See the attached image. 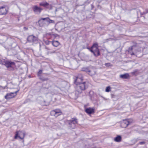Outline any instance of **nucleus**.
Instances as JSON below:
<instances>
[{"label":"nucleus","instance_id":"1","mask_svg":"<svg viewBox=\"0 0 148 148\" xmlns=\"http://www.w3.org/2000/svg\"><path fill=\"white\" fill-rule=\"evenodd\" d=\"M82 81L80 79L76 77L74 83L77 85L76 92L78 94H80L83 90H85L88 87V83L87 82H81Z\"/></svg>","mask_w":148,"mask_h":148},{"label":"nucleus","instance_id":"2","mask_svg":"<svg viewBox=\"0 0 148 148\" xmlns=\"http://www.w3.org/2000/svg\"><path fill=\"white\" fill-rule=\"evenodd\" d=\"M82 71L86 72L90 75L92 76L95 74V69L92 67H84L82 68Z\"/></svg>","mask_w":148,"mask_h":148},{"label":"nucleus","instance_id":"3","mask_svg":"<svg viewBox=\"0 0 148 148\" xmlns=\"http://www.w3.org/2000/svg\"><path fill=\"white\" fill-rule=\"evenodd\" d=\"M90 50L91 52L93 53L95 56H98L100 55L97 43H95L91 47Z\"/></svg>","mask_w":148,"mask_h":148},{"label":"nucleus","instance_id":"4","mask_svg":"<svg viewBox=\"0 0 148 148\" xmlns=\"http://www.w3.org/2000/svg\"><path fill=\"white\" fill-rule=\"evenodd\" d=\"M27 40L28 42L33 44H36L38 42V38L33 35L29 36L27 38Z\"/></svg>","mask_w":148,"mask_h":148},{"label":"nucleus","instance_id":"5","mask_svg":"<svg viewBox=\"0 0 148 148\" xmlns=\"http://www.w3.org/2000/svg\"><path fill=\"white\" fill-rule=\"evenodd\" d=\"M67 123L70 125L69 126L72 129H74L75 127V124L78 123L77 119L76 118H72L70 120H67Z\"/></svg>","mask_w":148,"mask_h":148},{"label":"nucleus","instance_id":"6","mask_svg":"<svg viewBox=\"0 0 148 148\" xmlns=\"http://www.w3.org/2000/svg\"><path fill=\"white\" fill-rule=\"evenodd\" d=\"M50 114L52 116L57 117L61 114L62 112L60 109H56L52 110L50 112Z\"/></svg>","mask_w":148,"mask_h":148},{"label":"nucleus","instance_id":"7","mask_svg":"<svg viewBox=\"0 0 148 148\" xmlns=\"http://www.w3.org/2000/svg\"><path fill=\"white\" fill-rule=\"evenodd\" d=\"M25 135V133L22 131H17L15 135L14 138L16 139L17 137H18L21 139H23L24 138Z\"/></svg>","mask_w":148,"mask_h":148},{"label":"nucleus","instance_id":"8","mask_svg":"<svg viewBox=\"0 0 148 148\" xmlns=\"http://www.w3.org/2000/svg\"><path fill=\"white\" fill-rule=\"evenodd\" d=\"M131 122L129 119H127L123 120L121 122V126L122 127L126 128L130 124Z\"/></svg>","mask_w":148,"mask_h":148},{"label":"nucleus","instance_id":"9","mask_svg":"<svg viewBox=\"0 0 148 148\" xmlns=\"http://www.w3.org/2000/svg\"><path fill=\"white\" fill-rule=\"evenodd\" d=\"M33 10L35 13L37 14H40L42 9L37 5H35L32 8Z\"/></svg>","mask_w":148,"mask_h":148},{"label":"nucleus","instance_id":"10","mask_svg":"<svg viewBox=\"0 0 148 148\" xmlns=\"http://www.w3.org/2000/svg\"><path fill=\"white\" fill-rule=\"evenodd\" d=\"M8 12V10L4 6L0 8V15H6Z\"/></svg>","mask_w":148,"mask_h":148},{"label":"nucleus","instance_id":"11","mask_svg":"<svg viewBox=\"0 0 148 148\" xmlns=\"http://www.w3.org/2000/svg\"><path fill=\"white\" fill-rule=\"evenodd\" d=\"M18 91L15 92H11L7 94L5 96V98L6 99H10L14 97L16 95V93Z\"/></svg>","mask_w":148,"mask_h":148},{"label":"nucleus","instance_id":"12","mask_svg":"<svg viewBox=\"0 0 148 148\" xmlns=\"http://www.w3.org/2000/svg\"><path fill=\"white\" fill-rule=\"evenodd\" d=\"M4 63L5 65L7 68L10 67L12 65H14L15 64V63L14 62L9 60L5 61Z\"/></svg>","mask_w":148,"mask_h":148},{"label":"nucleus","instance_id":"13","mask_svg":"<svg viewBox=\"0 0 148 148\" xmlns=\"http://www.w3.org/2000/svg\"><path fill=\"white\" fill-rule=\"evenodd\" d=\"M120 78L123 79H128L130 77L129 75L127 73L124 74L120 75L119 76Z\"/></svg>","mask_w":148,"mask_h":148},{"label":"nucleus","instance_id":"14","mask_svg":"<svg viewBox=\"0 0 148 148\" xmlns=\"http://www.w3.org/2000/svg\"><path fill=\"white\" fill-rule=\"evenodd\" d=\"M85 112L88 114H91L94 112V110L93 108H87L85 110Z\"/></svg>","mask_w":148,"mask_h":148},{"label":"nucleus","instance_id":"15","mask_svg":"<svg viewBox=\"0 0 148 148\" xmlns=\"http://www.w3.org/2000/svg\"><path fill=\"white\" fill-rule=\"evenodd\" d=\"M44 90L45 91H47L46 94H47L48 93H51L53 91V90L51 87H50L47 88H45L44 89Z\"/></svg>","mask_w":148,"mask_h":148},{"label":"nucleus","instance_id":"16","mask_svg":"<svg viewBox=\"0 0 148 148\" xmlns=\"http://www.w3.org/2000/svg\"><path fill=\"white\" fill-rule=\"evenodd\" d=\"M52 44L54 47H57L60 45V43L58 41L53 40L52 42Z\"/></svg>","mask_w":148,"mask_h":148},{"label":"nucleus","instance_id":"17","mask_svg":"<svg viewBox=\"0 0 148 148\" xmlns=\"http://www.w3.org/2000/svg\"><path fill=\"white\" fill-rule=\"evenodd\" d=\"M121 140V137L120 135H117L114 139V140L116 142H120Z\"/></svg>","mask_w":148,"mask_h":148},{"label":"nucleus","instance_id":"18","mask_svg":"<svg viewBox=\"0 0 148 148\" xmlns=\"http://www.w3.org/2000/svg\"><path fill=\"white\" fill-rule=\"evenodd\" d=\"M49 5V4L46 2H42L40 3V5L42 6L45 7H46L47 6Z\"/></svg>","mask_w":148,"mask_h":148},{"label":"nucleus","instance_id":"19","mask_svg":"<svg viewBox=\"0 0 148 148\" xmlns=\"http://www.w3.org/2000/svg\"><path fill=\"white\" fill-rule=\"evenodd\" d=\"M134 46H132L131 47H130L128 49V52L131 54V55H134L135 54L133 52L131 53L130 51L132 50Z\"/></svg>","mask_w":148,"mask_h":148},{"label":"nucleus","instance_id":"20","mask_svg":"<svg viewBox=\"0 0 148 148\" xmlns=\"http://www.w3.org/2000/svg\"><path fill=\"white\" fill-rule=\"evenodd\" d=\"M45 20H47V21L49 20V18H42L40 20H39L38 21V23L39 25H40V23L41 21H43Z\"/></svg>","mask_w":148,"mask_h":148},{"label":"nucleus","instance_id":"21","mask_svg":"<svg viewBox=\"0 0 148 148\" xmlns=\"http://www.w3.org/2000/svg\"><path fill=\"white\" fill-rule=\"evenodd\" d=\"M139 139L137 138L136 139H134L132 140L131 141L133 144H135L136 143Z\"/></svg>","mask_w":148,"mask_h":148},{"label":"nucleus","instance_id":"22","mask_svg":"<svg viewBox=\"0 0 148 148\" xmlns=\"http://www.w3.org/2000/svg\"><path fill=\"white\" fill-rule=\"evenodd\" d=\"M76 77L82 80H83V77L82 75L81 74H78V76Z\"/></svg>","mask_w":148,"mask_h":148},{"label":"nucleus","instance_id":"23","mask_svg":"<svg viewBox=\"0 0 148 148\" xmlns=\"http://www.w3.org/2000/svg\"><path fill=\"white\" fill-rule=\"evenodd\" d=\"M111 88L110 86H108L106 88V91L108 92L110 91Z\"/></svg>","mask_w":148,"mask_h":148},{"label":"nucleus","instance_id":"24","mask_svg":"<svg viewBox=\"0 0 148 148\" xmlns=\"http://www.w3.org/2000/svg\"><path fill=\"white\" fill-rule=\"evenodd\" d=\"M42 71L41 70H39V71L38 73V76H40L41 74L42 73Z\"/></svg>","mask_w":148,"mask_h":148},{"label":"nucleus","instance_id":"25","mask_svg":"<svg viewBox=\"0 0 148 148\" xmlns=\"http://www.w3.org/2000/svg\"><path fill=\"white\" fill-rule=\"evenodd\" d=\"M148 13V8L146 10V12H143V13L142 14H145L147 13Z\"/></svg>","mask_w":148,"mask_h":148},{"label":"nucleus","instance_id":"26","mask_svg":"<svg viewBox=\"0 0 148 148\" xmlns=\"http://www.w3.org/2000/svg\"><path fill=\"white\" fill-rule=\"evenodd\" d=\"M105 65L107 66H111V64L110 63H106Z\"/></svg>","mask_w":148,"mask_h":148},{"label":"nucleus","instance_id":"27","mask_svg":"<svg viewBox=\"0 0 148 148\" xmlns=\"http://www.w3.org/2000/svg\"><path fill=\"white\" fill-rule=\"evenodd\" d=\"M138 71L137 70H135L134 71H133V72H132V74H135L137 72V71Z\"/></svg>","mask_w":148,"mask_h":148},{"label":"nucleus","instance_id":"28","mask_svg":"<svg viewBox=\"0 0 148 148\" xmlns=\"http://www.w3.org/2000/svg\"><path fill=\"white\" fill-rule=\"evenodd\" d=\"M23 29L24 31H26L28 30V28L27 27H23Z\"/></svg>","mask_w":148,"mask_h":148},{"label":"nucleus","instance_id":"29","mask_svg":"<svg viewBox=\"0 0 148 148\" xmlns=\"http://www.w3.org/2000/svg\"><path fill=\"white\" fill-rule=\"evenodd\" d=\"M145 142L144 141H143L141 142H140L139 143V144L140 145H143L145 144Z\"/></svg>","mask_w":148,"mask_h":148},{"label":"nucleus","instance_id":"30","mask_svg":"<svg viewBox=\"0 0 148 148\" xmlns=\"http://www.w3.org/2000/svg\"><path fill=\"white\" fill-rule=\"evenodd\" d=\"M111 96L112 98H114L115 97V95L113 94H111Z\"/></svg>","mask_w":148,"mask_h":148},{"label":"nucleus","instance_id":"31","mask_svg":"<svg viewBox=\"0 0 148 148\" xmlns=\"http://www.w3.org/2000/svg\"><path fill=\"white\" fill-rule=\"evenodd\" d=\"M55 52H56L55 51H53L50 52V53H55Z\"/></svg>","mask_w":148,"mask_h":148},{"label":"nucleus","instance_id":"32","mask_svg":"<svg viewBox=\"0 0 148 148\" xmlns=\"http://www.w3.org/2000/svg\"><path fill=\"white\" fill-rule=\"evenodd\" d=\"M45 48L46 49L48 50H50V49H49L48 47H45Z\"/></svg>","mask_w":148,"mask_h":148},{"label":"nucleus","instance_id":"33","mask_svg":"<svg viewBox=\"0 0 148 148\" xmlns=\"http://www.w3.org/2000/svg\"><path fill=\"white\" fill-rule=\"evenodd\" d=\"M46 43L47 44H49V41H47V42H46Z\"/></svg>","mask_w":148,"mask_h":148},{"label":"nucleus","instance_id":"34","mask_svg":"<svg viewBox=\"0 0 148 148\" xmlns=\"http://www.w3.org/2000/svg\"><path fill=\"white\" fill-rule=\"evenodd\" d=\"M47 79H42V80H43V81H46V80H47Z\"/></svg>","mask_w":148,"mask_h":148},{"label":"nucleus","instance_id":"35","mask_svg":"<svg viewBox=\"0 0 148 148\" xmlns=\"http://www.w3.org/2000/svg\"><path fill=\"white\" fill-rule=\"evenodd\" d=\"M43 21H41L40 23V25H39L40 26H41V23Z\"/></svg>","mask_w":148,"mask_h":148},{"label":"nucleus","instance_id":"36","mask_svg":"<svg viewBox=\"0 0 148 148\" xmlns=\"http://www.w3.org/2000/svg\"><path fill=\"white\" fill-rule=\"evenodd\" d=\"M48 34L50 35H52V34L51 33H49Z\"/></svg>","mask_w":148,"mask_h":148},{"label":"nucleus","instance_id":"37","mask_svg":"<svg viewBox=\"0 0 148 148\" xmlns=\"http://www.w3.org/2000/svg\"><path fill=\"white\" fill-rule=\"evenodd\" d=\"M91 5V6H92V7H93V5Z\"/></svg>","mask_w":148,"mask_h":148},{"label":"nucleus","instance_id":"38","mask_svg":"<svg viewBox=\"0 0 148 148\" xmlns=\"http://www.w3.org/2000/svg\"><path fill=\"white\" fill-rule=\"evenodd\" d=\"M56 11H57V9H56Z\"/></svg>","mask_w":148,"mask_h":148},{"label":"nucleus","instance_id":"39","mask_svg":"<svg viewBox=\"0 0 148 148\" xmlns=\"http://www.w3.org/2000/svg\"><path fill=\"white\" fill-rule=\"evenodd\" d=\"M50 20V21H53L52 20Z\"/></svg>","mask_w":148,"mask_h":148}]
</instances>
